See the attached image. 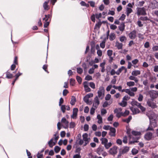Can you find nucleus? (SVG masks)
Listing matches in <instances>:
<instances>
[{"label": "nucleus", "mask_w": 158, "mask_h": 158, "mask_svg": "<svg viewBox=\"0 0 158 158\" xmlns=\"http://www.w3.org/2000/svg\"><path fill=\"white\" fill-rule=\"evenodd\" d=\"M77 72L79 74H81L83 72L82 69L80 68H77Z\"/></svg>", "instance_id": "61"}, {"label": "nucleus", "mask_w": 158, "mask_h": 158, "mask_svg": "<svg viewBox=\"0 0 158 158\" xmlns=\"http://www.w3.org/2000/svg\"><path fill=\"white\" fill-rule=\"evenodd\" d=\"M83 85L85 92H89L91 90V89L89 87V83L88 81H85L83 83Z\"/></svg>", "instance_id": "13"}, {"label": "nucleus", "mask_w": 158, "mask_h": 158, "mask_svg": "<svg viewBox=\"0 0 158 158\" xmlns=\"http://www.w3.org/2000/svg\"><path fill=\"white\" fill-rule=\"evenodd\" d=\"M97 118L98 119V123L99 124H101L102 123V119L100 114H98L97 116Z\"/></svg>", "instance_id": "31"}, {"label": "nucleus", "mask_w": 158, "mask_h": 158, "mask_svg": "<svg viewBox=\"0 0 158 158\" xmlns=\"http://www.w3.org/2000/svg\"><path fill=\"white\" fill-rule=\"evenodd\" d=\"M100 46L102 48H104L105 46V42L104 41H103L100 44Z\"/></svg>", "instance_id": "54"}, {"label": "nucleus", "mask_w": 158, "mask_h": 158, "mask_svg": "<svg viewBox=\"0 0 158 158\" xmlns=\"http://www.w3.org/2000/svg\"><path fill=\"white\" fill-rule=\"evenodd\" d=\"M132 153L133 155H135L138 153V151L135 148H133L132 150Z\"/></svg>", "instance_id": "53"}, {"label": "nucleus", "mask_w": 158, "mask_h": 158, "mask_svg": "<svg viewBox=\"0 0 158 158\" xmlns=\"http://www.w3.org/2000/svg\"><path fill=\"white\" fill-rule=\"evenodd\" d=\"M131 133L133 135L135 136H139L141 134L140 132L135 131H132Z\"/></svg>", "instance_id": "38"}, {"label": "nucleus", "mask_w": 158, "mask_h": 158, "mask_svg": "<svg viewBox=\"0 0 158 158\" xmlns=\"http://www.w3.org/2000/svg\"><path fill=\"white\" fill-rule=\"evenodd\" d=\"M147 104L148 106L152 109H154L157 107L156 103L154 102L153 99H148L147 102Z\"/></svg>", "instance_id": "5"}, {"label": "nucleus", "mask_w": 158, "mask_h": 158, "mask_svg": "<svg viewBox=\"0 0 158 158\" xmlns=\"http://www.w3.org/2000/svg\"><path fill=\"white\" fill-rule=\"evenodd\" d=\"M76 79L79 84H81L82 79L81 77L78 76H77L76 77Z\"/></svg>", "instance_id": "57"}, {"label": "nucleus", "mask_w": 158, "mask_h": 158, "mask_svg": "<svg viewBox=\"0 0 158 158\" xmlns=\"http://www.w3.org/2000/svg\"><path fill=\"white\" fill-rule=\"evenodd\" d=\"M152 49L153 51H158V46H154L152 48Z\"/></svg>", "instance_id": "64"}, {"label": "nucleus", "mask_w": 158, "mask_h": 158, "mask_svg": "<svg viewBox=\"0 0 158 158\" xmlns=\"http://www.w3.org/2000/svg\"><path fill=\"white\" fill-rule=\"evenodd\" d=\"M102 23L101 21H99L98 23H96L95 25V27L96 28H99L102 25Z\"/></svg>", "instance_id": "46"}, {"label": "nucleus", "mask_w": 158, "mask_h": 158, "mask_svg": "<svg viewBox=\"0 0 158 158\" xmlns=\"http://www.w3.org/2000/svg\"><path fill=\"white\" fill-rule=\"evenodd\" d=\"M105 62H103L100 64V66L102 68L101 71L102 73H103L105 71Z\"/></svg>", "instance_id": "29"}, {"label": "nucleus", "mask_w": 158, "mask_h": 158, "mask_svg": "<svg viewBox=\"0 0 158 158\" xmlns=\"http://www.w3.org/2000/svg\"><path fill=\"white\" fill-rule=\"evenodd\" d=\"M117 149L118 147L117 146H113L108 151V152L110 155L114 156L117 153Z\"/></svg>", "instance_id": "7"}, {"label": "nucleus", "mask_w": 158, "mask_h": 158, "mask_svg": "<svg viewBox=\"0 0 158 158\" xmlns=\"http://www.w3.org/2000/svg\"><path fill=\"white\" fill-rule=\"evenodd\" d=\"M76 101V98L75 97L72 96L71 97L70 104L72 105H74Z\"/></svg>", "instance_id": "27"}, {"label": "nucleus", "mask_w": 158, "mask_h": 158, "mask_svg": "<svg viewBox=\"0 0 158 158\" xmlns=\"http://www.w3.org/2000/svg\"><path fill=\"white\" fill-rule=\"evenodd\" d=\"M103 145H104L106 149H108L112 146V144L111 142H107Z\"/></svg>", "instance_id": "24"}, {"label": "nucleus", "mask_w": 158, "mask_h": 158, "mask_svg": "<svg viewBox=\"0 0 158 158\" xmlns=\"http://www.w3.org/2000/svg\"><path fill=\"white\" fill-rule=\"evenodd\" d=\"M100 140L101 141V143L103 145L104 144L106 143H107L108 142V139L105 138H102L100 139Z\"/></svg>", "instance_id": "34"}, {"label": "nucleus", "mask_w": 158, "mask_h": 158, "mask_svg": "<svg viewBox=\"0 0 158 158\" xmlns=\"http://www.w3.org/2000/svg\"><path fill=\"white\" fill-rule=\"evenodd\" d=\"M103 149L101 148H98L97 149V153L99 155L101 152L103 151Z\"/></svg>", "instance_id": "59"}, {"label": "nucleus", "mask_w": 158, "mask_h": 158, "mask_svg": "<svg viewBox=\"0 0 158 158\" xmlns=\"http://www.w3.org/2000/svg\"><path fill=\"white\" fill-rule=\"evenodd\" d=\"M122 109L121 108L115 109L114 110V112L116 114V116L118 118H120L123 116V112H122Z\"/></svg>", "instance_id": "8"}, {"label": "nucleus", "mask_w": 158, "mask_h": 158, "mask_svg": "<svg viewBox=\"0 0 158 158\" xmlns=\"http://www.w3.org/2000/svg\"><path fill=\"white\" fill-rule=\"evenodd\" d=\"M140 20L143 21L148 20V19L147 17H140Z\"/></svg>", "instance_id": "60"}, {"label": "nucleus", "mask_w": 158, "mask_h": 158, "mask_svg": "<svg viewBox=\"0 0 158 158\" xmlns=\"http://www.w3.org/2000/svg\"><path fill=\"white\" fill-rule=\"evenodd\" d=\"M45 17L43 19V20H44L45 22L48 21V19L51 17V16L50 15H45Z\"/></svg>", "instance_id": "41"}, {"label": "nucleus", "mask_w": 158, "mask_h": 158, "mask_svg": "<svg viewBox=\"0 0 158 158\" xmlns=\"http://www.w3.org/2000/svg\"><path fill=\"white\" fill-rule=\"evenodd\" d=\"M89 85L93 89H95V84L94 82H90L89 83Z\"/></svg>", "instance_id": "50"}, {"label": "nucleus", "mask_w": 158, "mask_h": 158, "mask_svg": "<svg viewBox=\"0 0 158 158\" xmlns=\"http://www.w3.org/2000/svg\"><path fill=\"white\" fill-rule=\"evenodd\" d=\"M83 139H79L78 143L80 145L83 144L84 146H86L90 142L91 139L87 133H85L82 135Z\"/></svg>", "instance_id": "1"}, {"label": "nucleus", "mask_w": 158, "mask_h": 158, "mask_svg": "<svg viewBox=\"0 0 158 158\" xmlns=\"http://www.w3.org/2000/svg\"><path fill=\"white\" fill-rule=\"evenodd\" d=\"M100 103L99 99L98 97L96 96L94 98V102L93 103V106L95 108H97Z\"/></svg>", "instance_id": "11"}, {"label": "nucleus", "mask_w": 158, "mask_h": 158, "mask_svg": "<svg viewBox=\"0 0 158 158\" xmlns=\"http://www.w3.org/2000/svg\"><path fill=\"white\" fill-rule=\"evenodd\" d=\"M60 148L58 146H56L55 147L54 149L55 152L56 153H57L60 151Z\"/></svg>", "instance_id": "49"}, {"label": "nucleus", "mask_w": 158, "mask_h": 158, "mask_svg": "<svg viewBox=\"0 0 158 158\" xmlns=\"http://www.w3.org/2000/svg\"><path fill=\"white\" fill-rule=\"evenodd\" d=\"M132 119V117L131 116H130L128 117V118L124 119L123 120V121L124 122H126L127 123H128Z\"/></svg>", "instance_id": "40"}, {"label": "nucleus", "mask_w": 158, "mask_h": 158, "mask_svg": "<svg viewBox=\"0 0 158 158\" xmlns=\"http://www.w3.org/2000/svg\"><path fill=\"white\" fill-rule=\"evenodd\" d=\"M129 38L132 40L135 39L136 37V31L134 30L128 34Z\"/></svg>", "instance_id": "10"}, {"label": "nucleus", "mask_w": 158, "mask_h": 158, "mask_svg": "<svg viewBox=\"0 0 158 158\" xmlns=\"http://www.w3.org/2000/svg\"><path fill=\"white\" fill-rule=\"evenodd\" d=\"M127 85L129 87L135 85V83L133 81H130L127 82Z\"/></svg>", "instance_id": "39"}, {"label": "nucleus", "mask_w": 158, "mask_h": 158, "mask_svg": "<svg viewBox=\"0 0 158 158\" xmlns=\"http://www.w3.org/2000/svg\"><path fill=\"white\" fill-rule=\"evenodd\" d=\"M6 77L8 79L12 78L13 77V75L8 71L6 73Z\"/></svg>", "instance_id": "36"}, {"label": "nucleus", "mask_w": 158, "mask_h": 158, "mask_svg": "<svg viewBox=\"0 0 158 158\" xmlns=\"http://www.w3.org/2000/svg\"><path fill=\"white\" fill-rule=\"evenodd\" d=\"M129 150V148L127 146H125L123 147L122 150L120 151V154H124L127 152Z\"/></svg>", "instance_id": "16"}, {"label": "nucleus", "mask_w": 158, "mask_h": 158, "mask_svg": "<svg viewBox=\"0 0 158 158\" xmlns=\"http://www.w3.org/2000/svg\"><path fill=\"white\" fill-rule=\"evenodd\" d=\"M111 96L110 94H107L106 95V96H105V99L106 101L109 100L111 98Z\"/></svg>", "instance_id": "51"}, {"label": "nucleus", "mask_w": 158, "mask_h": 158, "mask_svg": "<svg viewBox=\"0 0 158 158\" xmlns=\"http://www.w3.org/2000/svg\"><path fill=\"white\" fill-rule=\"evenodd\" d=\"M152 94H153V95L152 96V98H155L157 97L158 96V91L156 92L154 91L152 93Z\"/></svg>", "instance_id": "43"}, {"label": "nucleus", "mask_w": 158, "mask_h": 158, "mask_svg": "<svg viewBox=\"0 0 158 158\" xmlns=\"http://www.w3.org/2000/svg\"><path fill=\"white\" fill-rule=\"evenodd\" d=\"M61 122L63 124L64 128L66 129L68 128L69 125V122L64 117L62 118Z\"/></svg>", "instance_id": "12"}, {"label": "nucleus", "mask_w": 158, "mask_h": 158, "mask_svg": "<svg viewBox=\"0 0 158 158\" xmlns=\"http://www.w3.org/2000/svg\"><path fill=\"white\" fill-rule=\"evenodd\" d=\"M97 93L98 98L102 99L105 94V89L104 87L102 86L100 87Z\"/></svg>", "instance_id": "2"}, {"label": "nucleus", "mask_w": 158, "mask_h": 158, "mask_svg": "<svg viewBox=\"0 0 158 158\" xmlns=\"http://www.w3.org/2000/svg\"><path fill=\"white\" fill-rule=\"evenodd\" d=\"M131 104L133 106H136L141 110L142 112L146 110L145 107L141 106V103H139L137 101L133 100L131 102Z\"/></svg>", "instance_id": "3"}, {"label": "nucleus", "mask_w": 158, "mask_h": 158, "mask_svg": "<svg viewBox=\"0 0 158 158\" xmlns=\"http://www.w3.org/2000/svg\"><path fill=\"white\" fill-rule=\"evenodd\" d=\"M148 117L150 120V126L153 128L156 127L157 125L156 120L155 119L152 120L153 118L152 117L149 116H148Z\"/></svg>", "instance_id": "9"}, {"label": "nucleus", "mask_w": 158, "mask_h": 158, "mask_svg": "<svg viewBox=\"0 0 158 158\" xmlns=\"http://www.w3.org/2000/svg\"><path fill=\"white\" fill-rule=\"evenodd\" d=\"M115 38V35L113 33H111L109 35V40L111 41L113 40Z\"/></svg>", "instance_id": "28"}, {"label": "nucleus", "mask_w": 158, "mask_h": 158, "mask_svg": "<svg viewBox=\"0 0 158 158\" xmlns=\"http://www.w3.org/2000/svg\"><path fill=\"white\" fill-rule=\"evenodd\" d=\"M89 98L86 95L84 98V100L87 104H90L89 102Z\"/></svg>", "instance_id": "42"}, {"label": "nucleus", "mask_w": 158, "mask_h": 158, "mask_svg": "<svg viewBox=\"0 0 158 158\" xmlns=\"http://www.w3.org/2000/svg\"><path fill=\"white\" fill-rule=\"evenodd\" d=\"M149 7L152 9L158 8V2L155 0L152 1L150 2Z\"/></svg>", "instance_id": "6"}, {"label": "nucleus", "mask_w": 158, "mask_h": 158, "mask_svg": "<svg viewBox=\"0 0 158 158\" xmlns=\"http://www.w3.org/2000/svg\"><path fill=\"white\" fill-rule=\"evenodd\" d=\"M122 92H125L126 93L128 94L130 96L133 97L135 96L134 93L131 91L130 89H123L122 90Z\"/></svg>", "instance_id": "14"}, {"label": "nucleus", "mask_w": 158, "mask_h": 158, "mask_svg": "<svg viewBox=\"0 0 158 158\" xmlns=\"http://www.w3.org/2000/svg\"><path fill=\"white\" fill-rule=\"evenodd\" d=\"M116 130L113 127H111L110 130L109 135L111 136H115V135Z\"/></svg>", "instance_id": "19"}, {"label": "nucleus", "mask_w": 158, "mask_h": 158, "mask_svg": "<svg viewBox=\"0 0 158 158\" xmlns=\"http://www.w3.org/2000/svg\"><path fill=\"white\" fill-rule=\"evenodd\" d=\"M129 113V110H126L124 113H123V116H126L128 115Z\"/></svg>", "instance_id": "62"}, {"label": "nucleus", "mask_w": 158, "mask_h": 158, "mask_svg": "<svg viewBox=\"0 0 158 158\" xmlns=\"http://www.w3.org/2000/svg\"><path fill=\"white\" fill-rule=\"evenodd\" d=\"M152 136V133L148 132H147L144 135V138L145 139L147 140H150Z\"/></svg>", "instance_id": "17"}, {"label": "nucleus", "mask_w": 158, "mask_h": 158, "mask_svg": "<svg viewBox=\"0 0 158 158\" xmlns=\"http://www.w3.org/2000/svg\"><path fill=\"white\" fill-rule=\"evenodd\" d=\"M70 84L72 86H74L75 84V80L71 78L70 80Z\"/></svg>", "instance_id": "45"}, {"label": "nucleus", "mask_w": 158, "mask_h": 158, "mask_svg": "<svg viewBox=\"0 0 158 158\" xmlns=\"http://www.w3.org/2000/svg\"><path fill=\"white\" fill-rule=\"evenodd\" d=\"M120 106L123 107L126 106L127 105V101L123 100L122 101L119 103Z\"/></svg>", "instance_id": "32"}, {"label": "nucleus", "mask_w": 158, "mask_h": 158, "mask_svg": "<svg viewBox=\"0 0 158 158\" xmlns=\"http://www.w3.org/2000/svg\"><path fill=\"white\" fill-rule=\"evenodd\" d=\"M134 76H131L129 77L130 80L134 81L136 83H137L139 81L137 77H135Z\"/></svg>", "instance_id": "25"}, {"label": "nucleus", "mask_w": 158, "mask_h": 158, "mask_svg": "<svg viewBox=\"0 0 158 158\" xmlns=\"http://www.w3.org/2000/svg\"><path fill=\"white\" fill-rule=\"evenodd\" d=\"M78 109L77 108H74L73 110V114L71 118L73 119H76L77 117Z\"/></svg>", "instance_id": "15"}, {"label": "nucleus", "mask_w": 158, "mask_h": 158, "mask_svg": "<svg viewBox=\"0 0 158 158\" xmlns=\"http://www.w3.org/2000/svg\"><path fill=\"white\" fill-rule=\"evenodd\" d=\"M123 44L122 43H120L118 41L116 42L115 44V46L118 49H120L122 48Z\"/></svg>", "instance_id": "22"}, {"label": "nucleus", "mask_w": 158, "mask_h": 158, "mask_svg": "<svg viewBox=\"0 0 158 158\" xmlns=\"http://www.w3.org/2000/svg\"><path fill=\"white\" fill-rule=\"evenodd\" d=\"M125 25L124 23H122L118 27L120 31L123 32L125 29Z\"/></svg>", "instance_id": "30"}, {"label": "nucleus", "mask_w": 158, "mask_h": 158, "mask_svg": "<svg viewBox=\"0 0 158 158\" xmlns=\"http://www.w3.org/2000/svg\"><path fill=\"white\" fill-rule=\"evenodd\" d=\"M136 10V14L138 15H147L146 9L143 7H137Z\"/></svg>", "instance_id": "4"}, {"label": "nucleus", "mask_w": 158, "mask_h": 158, "mask_svg": "<svg viewBox=\"0 0 158 158\" xmlns=\"http://www.w3.org/2000/svg\"><path fill=\"white\" fill-rule=\"evenodd\" d=\"M143 95L141 94H139V97L138 99V100L139 102H141L143 100Z\"/></svg>", "instance_id": "52"}, {"label": "nucleus", "mask_w": 158, "mask_h": 158, "mask_svg": "<svg viewBox=\"0 0 158 158\" xmlns=\"http://www.w3.org/2000/svg\"><path fill=\"white\" fill-rule=\"evenodd\" d=\"M130 109L134 114H136L139 113L140 110L139 109L137 108H134V107H131Z\"/></svg>", "instance_id": "18"}, {"label": "nucleus", "mask_w": 158, "mask_h": 158, "mask_svg": "<svg viewBox=\"0 0 158 158\" xmlns=\"http://www.w3.org/2000/svg\"><path fill=\"white\" fill-rule=\"evenodd\" d=\"M75 126V123L73 122H71L69 124V127L70 128H73Z\"/></svg>", "instance_id": "58"}, {"label": "nucleus", "mask_w": 158, "mask_h": 158, "mask_svg": "<svg viewBox=\"0 0 158 158\" xmlns=\"http://www.w3.org/2000/svg\"><path fill=\"white\" fill-rule=\"evenodd\" d=\"M140 74V72L139 70L133 71L131 73V74L134 76H136Z\"/></svg>", "instance_id": "23"}, {"label": "nucleus", "mask_w": 158, "mask_h": 158, "mask_svg": "<svg viewBox=\"0 0 158 158\" xmlns=\"http://www.w3.org/2000/svg\"><path fill=\"white\" fill-rule=\"evenodd\" d=\"M119 39L121 42L125 43L127 41V38L125 36H123L120 37Z\"/></svg>", "instance_id": "26"}, {"label": "nucleus", "mask_w": 158, "mask_h": 158, "mask_svg": "<svg viewBox=\"0 0 158 158\" xmlns=\"http://www.w3.org/2000/svg\"><path fill=\"white\" fill-rule=\"evenodd\" d=\"M138 36L140 40H143L144 39L143 35L141 33H139L138 35Z\"/></svg>", "instance_id": "48"}, {"label": "nucleus", "mask_w": 158, "mask_h": 158, "mask_svg": "<svg viewBox=\"0 0 158 158\" xmlns=\"http://www.w3.org/2000/svg\"><path fill=\"white\" fill-rule=\"evenodd\" d=\"M126 17V15L124 14H123L121 16L120 18L119 19L120 20L123 21L125 19Z\"/></svg>", "instance_id": "63"}, {"label": "nucleus", "mask_w": 158, "mask_h": 158, "mask_svg": "<svg viewBox=\"0 0 158 158\" xmlns=\"http://www.w3.org/2000/svg\"><path fill=\"white\" fill-rule=\"evenodd\" d=\"M96 108H95L93 106V107L90 110V113L91 114H94L95 112V110Z\"/></svg>", "instance_id": "55"}, {"label": "nucleus", "mask_w": 158, "mask_h": 158, "mask_svg": "<svg viewBox=\"0 0 158 158\" xmlns=\"http://www.w3.org/2000/svg\"><path fill=\"white\" fill-rule=\"evenodd\" d=\"M123 70H125V72H127V69L125 68L124 66H122L121 68L118 69L117 71L116 72V74L118 75H119L120 73Z\"/></svg>", "instance_id": "21"}, {"label": "nucleus", "mask_w": 158, "mask_h": 158, "mask_svg": "<svg viewBox=\"0 0 158 158\" xmlns=\"http://www.w3.org/2000/svg\"><path fill=\"white\" fill-rule=\"evenodd\" d=\"M56 141H54V139L53 138L51 139L48 142L49 146L50 148L52 147L53 146L56 144Z\"/></svg>", "instance_id": "20"}, {"label": "nucleus", "mask_w": 158, "mask_h": 158, "mask_svg": "<svg viewBox=\"0 0 158 158\" xmlns=\"http://www.w3.org/2000/svg\"><path fill=\"white\" fill-rule=\"evenodd\" d=\"M132 9L130 8H127L126 10V14L127 16H128L129 14L132 12Z\"/></svg>", "instance_id": "37"}, {"label": "nucleus", "mask_w": 158, "mask_h": 158, "mask_svg": "<svg viewBox=\"0 0 158 158\" xmlns=\"http://www.w3.org/2000/svg\"><path fill=\"white\" fill-rule=\"evenodd\" d=\"M131 130L130 128H128L127 129V133L129 136V137L130 138V139H133V137H132V135L130 134L131 131Z\"/></svg>", "instance_id": "35"}, {"label": "nucleus", "mask_w": 158, "mask_h": 158, "mask_svg": "<svg viewBox=\"0 0 158 158\" xmlns=\"http://www.w3.org/2000/svg\"><path fill=\"white\" fill-rule=\"evenodd\" d=\"M61 106V110H62L63 113H64L66 109V106L64 105H62Z\"/></svg>", "instance_id": "44"}, {"label": "nucleus", "mask_w": 158, "mask_h": 158, "mask_svg": "<svg viewBox=\"0 0 158 158\" xmlns=\"http://www.w3.org/2000/svg\"><path fill=\"white\" fill-rule=\"evenodd\" d=\"M48 2H45L43 4V7L45 10H48L49 9L48 5Z\"/></svg>", "instance_id": "33"}, {"label": "nucleus", "mask_w": 158, "mask_h": 158, "mask_svg": "<svg viewBox=\"0 0 158 158\" xmlns=\"http://www.w3.org/2000/svg\"><path fill=\"white\" fill-rule=\"evenodd\" d=\"M85 79L87 81L91 80H92V78L91 76L87 75L85 77Z\"/></svg>", "instance_id": "47"}, {"label": "nucleus", "mask_w": 158, "mask_h": 158, "mask_svg": "<svg viewBox=\"0 0 158 158\" xmlns=\"http://www.w3.org/2000/svg\"><path fill=\"white\" fill-rule=\"evenodd\" d=\"M113 51L110 50H109L107 51V54L108 56L110 57H111L112 55Z\"/></svg>", "instance_id": "56"}]
</instances>
